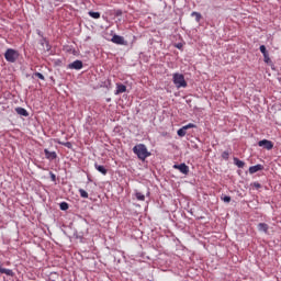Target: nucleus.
Listing matches in <instances>:
<instances>
[{
  "instance_id": "1",
  "label": "nucleus",
  "mask_w": 281,
  "mask_h": 281,
  "mask_svg": "<svg viewBox=\"0 0 281 281\" xmlns=\"http://www.w3.org/2000/svg\"><path fill=\"white\" fill-rule=\"evenodd\" d=\"M133 153L140 159V161H146L148 157H150V151H148V148L144 144H138L133 147Z\"/></svg>"
},
{
  "instance_id": "2",
  "label": "nucleus",
  "mask_w": 281,
  "mask_h": 281,
  "mask_svg": "<svg viewBox=\"0 0 281 281\" xmlns=\"http://www.w3.org/2000/svg\"><path fill=\"white\" fill-rule=\"evenodd\" d=\"M173 85H176L177 89H186V87H188L186 77L179 72L173 74Z\"/></svg>"
},
{
  "instance_id": "3",
  "label": "nucleus",
  "mask_w": 281,
  "mask_h": 281,
  "mask_svg": "<svg viewBox=\"0 0 281 281\" xmlns=\"http://www.w3.org/2000/svg\"><path fill=\"white\" fill-rule=\"evenodd\" d=\"M19 50L14 48H8L4 53L7 63H16V60H19Z\"/></svg>"
},
{
  "instance_id": "4",
  "label": "nucleus",
  "mask_w": 281,
  "mask_h": 281,
  "mask_svg": "<svg viewBox=\"0 0 281 281\" xmlns=\"http://www.w3.org/2000/svg\"><path fill=\"white\" fill-rule=\"evenodd\" d=\"M175 170H179L182 175H188L190 172V167L186 164L173 165Z\"/></svg>"
},
{
  "instance_id": "5",
  "label": "nucleus",
  "mask_w": 281,
  "mask_h": 281,
  "mask_svg": "<svg viewBox=\"0 0 281 281\" xmlns=\"http://www.w3.org/2000/svg\"><path fill=\"white\" fill-rule=\"evenodd\" d=\"M258 146H263L266 150H271L273 148V143L271 140L262 139L258 143Z\"/></svg>"
},
{
  "instance_id": "6",
  "label": "nucleus",
  "mask_w": 281,
  "mask_h": 281,
  "mask_svg": "<svg viewBox=\"0 0 281 281\" xmlns=\"http://www.w3.org/2000/svg\"><path fill=\"white\" fill-rule=\"evenodd\" d=\"M82 67H83L82 60H78V59L68 65V69L80 70L82 69Z\"/></svg>"
},
{
  "instance_id": "7",
  "label": "nucleus",
  "mask_w": 281,
  "mask_h": 281,
  "mask_svg": "<svg viewBox=\"0 0 281 281\" xmlns=\"http://www.w3.org/2000/svg\"><path fill=\"white\" fill-rule=\"evenodd\" d=\"M44 154H45L46 159H49V161H54V159H56V157H58L56 151H49L48 149H44Z\"/></svg>"
},
{
  "instance_id": "8",
  "label": "nucleus",
  "mask_w": 281,
  "mask_h": 281,
  "mask_svg": "<svg viewBox=\"0 0 281 281\" xmlns=\"http://www.w3.org/2000/svg\"><path fill=\"white\" fill-rule=\"evenodd\" d=\"M258 232H263V234H269V224L259 223L257 226Z\"/></svg>"
},
{
  "instance_id": "9",
  "label": "nucleus",
  "mask_w": 281,
  "mask_h": 281,
  "mask_svg": "<svg viewBox=\"0 0 281 281\" xmlns=\"http://www.w3.org/2000/svg\"><path fill=\"white\" fill-rule=\"evenodd\" d=\"M265 167L262 165H255L249 167V173L250 175H256V172H260Z\"/></svg>"
},
{
  "instance_id": "10",
  "label": "nucleus",
  "mask_w": 281,
  "mask_h": 281,
  "mask_svg": "<svg viewBox=\"0 0 281 281\" xmlns=\"http://www.w3.org/2000/svg\"><path fill=\"white\" fill-rule=\"evenodd\" d=\"M15 113H18V115H22L23 117L30 116V113L27 110H25V108H15Z\"/></svg>"
},
{
  "instance_id": "11",
  "label": "nucleus",
  "mask_w": 281,
  "mask_h": 281,
  "mask_svg": "<svg viewBox=\"0 0 281 281\" xmlns=\"http://www.w3.org/2000/svg\"><path fill=\"white\" fill-rule=\"evenodd\" d=\"M120 93H126V86L122 83H116L115 95H120Z\"/></svg>"
},
{
  "instance_id": "12",
  "label": "nucleus",
  "mask_w": 281,
  "mask_h": 281,
  "mask_svg": "<svg viewBox=\"0 0 281 281\" xmlns=\"http://www.w3.org/2000/svg\"><path fill=\"white\" fill-rule=\"evenodd\" d=\"M112 43H115V45H124V38L120 35H113Z\"/></svg>"
},
{
  "instance_id": "13",
  "label": "nucleus",
  "mask_w": 281,
  "mask_h": 281,
  "mask_svg": "<svg viewBox=\"0 0 281 281\" xmlns=\"http://www.w3.org/2000/svg\"><path fill=\"white\" fill-rule=\"evenodd\" d=\"M94 168L95 170H98V172H101V175L104 176H106V173L109 172V170H106V168L102 165L94 164Z\"/></svg>"
},
{
  "instance_id": "14",
  "label": "nucleus",
  "mask_w": 281,
  "mask_h": 281,
  "mask_svg": "<svg viewBox=\"0 0 281 281\" xmlns=\"http://www.w3.org/2000/svg\"><path fill=\"white\" fill-rule=\"evenodd\" d=\"M0 273H4V276H14V272L10 269H7V268H3L1 265H0Z\"/></svg>"
},
{
  "instance_id": "15",
  "label": "nucleus",
  "mask_w": 281,
  "mask_h": 281,
  "mask_svg": "<svg viewBox=\"0 0 281 281\" xmlns=\"http://www.w3.org/2000/svg\"><path fill=\"white\" fill-rule=\"evenodd\" d=\"M234 164H235V166H237V168H245V161H243L238 158H234Z\"/></svg>"
},
{
  "instance_id": "16",
  "label": "nucleus",
  "mask_w": 281,
  "mask_h": 281,
  "mask_svg": "<svg viewBox=\"0 0 281 281\" xmlns=\"http://www.w3.org/2000/svg\"><path fill=\"white\" fill-rule=\"evenodd\" d=\"M186 131H187L186 127L182 126V127H181L180 130H178V132H177L178 136H179V137H186V134H187Z\"/></svg>"
},
{
  "instance_id": "17",
  "label": "nucleus",
  "mask_w": 281,
  "mask_h": 281,
  "mask_svg": "<svg viewBox=\"0 0 281 281\" xmlns=\"http://www.w3.org/2000/svg\"><path fill=\"white\" fill-rule=\"evenodd\" d=\"M79 194L81 199H89V193L85 189H79Z\"/></svg>"
},
{
  "instance_id": "18",
  "label": "nucleus",
  "mask_w": 281,
  "mask_h": 281,
  "mask_svg": "<svg viewBox=\"0 0 281 281\" xmlns=\"http://www.w3.org/2000/svg\"><path fill=\"white\" fill-rule=\"evenodd\" d=\"M135 196L137 201H146V195H144L142 192H136Z\"/></svg>"
},
{
  "instance_id": "19",
  "label": "nucleus",
  "mask_w": 281,
  "mask_h": 281,
  "mask_svg": "<svg viewBox=\"0 0 281 281\" xmlns=\"http://www.w3.org/2000/svg\"><path fill=\"white\" fill-rule=\"evenodd\" d=\"M88 14L91 19H100V12L90 11Z\"/></svg>"
},
{
  "instance_id": "20",
  "label": "nucleus",
  "mask_w": 281,
  "mask_h": 281,
  "mask_svg": "<svg viewBox=\"0 0 281 281\" xmlns=\"http://www.w3.org/2000/svg\"><path fill=\"white\" fill-rule=\"evenodd\" d=\"M229 155H232V151L226 150L222 153V159H225V161H227V159H229Z\"/></svg>"
},
{
  "instance_id": "21",
  "label": "nucleus",
  "mask_w": 281,
  "mask_h": 281,
  "mask_svg": "<svg viewBox=\"0 0 281 281\" xmlns=\"http://www.w3.org/2000/svg\"><path fill=\"white\" fill-rule=\"evenodd\" d=\"M59 207L65 212L66 210H69V204L67 202H61Z\"/></svg>"
},
{
  "instance_id": "22",
  "label": "nucleus",
  "mask_w": 281,
  "mask_h": 281,
  "mask_svg": "<svg viewBox=\"0 0 281 281\" xmlns=\"http://www.w3.org/2000/svg\"><path fill=\"white\" fill-rule=\"evenodd\" d=\"M191 16H195V21H198V22L201 21V13H199V12H195V11L192 12Z\"/></svg>"
},
{
  "instance_id": "23",
  "label": "nucleus",
  "mask_w": 281,
  "mask_h": 281,
  "mask_svg": "<svg viewBox=\"0 0 281 281\" xmlns=\"http://www.w3.org/2000/svg\"><path fill=\"white\" fill-rule=\"evenodd\" d=\"M263 60H265V63H267V65H269V63H271V58L269 57V53L263 54Z\"/></svg>"
},
{
  "instance_id": "24",
  "label": "nucleus",
  "mask_w": 281,
  "mask_h": 281,
  "mask_svg": "<svg viewBox=\"0 0 281 281\" xmlns=\"http://www.w3.org/2000/svg\"><path fill=\"white\" fill-rule=\"evenodd\" d=\"M259 49H260V52H261L262 55L269 53V52L267 50V46H265V45H261V46L259 47Z\"/></svg>"
},
{
  "instance_id": "25",
  "label": "nucleus",
  "mask_w": 281,
  "mask_h": 281,
  "mask_svg": "<svg viewBox=\"0 0 281 281\" xmlns=\"http://www.w3.org/2000/svg\"><path fill=\"white\" fill-rule=\"evenodd\" d=\"M33 76L35 78H40V80H45V76H43V74H41V72H35Z\"/></svg>"
},
{
  "instance_id": "26",
  "label": "nucleus",
  "mask_w": 281,
  "mask_h": 281,
  "mask_svg": "<svg viewBox=\"0 0 281 281\" xmlns=\"http://www.w3.org/2000/svg\"><path fill=\"white\" fill-rule=\"evenodd\" d=\"M183 127L188 131L189 128H196V125L194 123H189V124L184 125Z\"/></svg>"
},
{
  "instance_id": "27",
  "label": "nucleus",
  "mask_w": 281,
  "mask_h": 281,
  "mask_svg": "<svg viewBox=\"0 0 281 281\" xmlns=\"http://www.w3.org/2000/svg\"><path fill=\"white\" fill-rule=\"evenodd\" d=\"M222 201H224V203H229L232 201V196L225 195L222 198Z\"/></svg>"
},
{
  "instance_id": "28",
  "label": "nucleus",
  "mask_w": 281,
  "mask_h": 281,
  "mask_svg": "<svg viewBox=\"0 0 281 281\" xmlns=\"http://www.w3.org/2000/svg\"><path fill=\"white\" fill-rule=\"evenodd\" d=\"M252 186H254V188H256V190H259V188H262L260 182H254Z\"/></svg>"
},
{
  "instance_id": "29",
  "label": "nucleus",
  "mask_w": 281,
  "mask_h": 281,
  "mask_svg": "<svg viewBox=\"0 0 281 281\" xmlns=\"http://www.w3.org/2000/svg\"><path fill=\"white\" fill-rule=\"evenodd\" d=\"M63 146H66V148H71V143L67 142V143H61Z\"/></svg>"
},
{
  "instance_id": "30",
  "label": "nucleus",
  "mask_w": 281,
  "mask_h": 281,
  "mask_svg": "<svg viewBox=\"0 0 281 281\" xmlns=\"http://www.w3.org/2000/svg\"><path fill=\"white\" fill-rule=\"evenodd\" d=\"M52 181H56V175L50 173Z\"/></svg>"
},
{
  "instance_id": "31",
  "label": "nucleus",
  "mask_w": 281,
  "mask_h": 281,
  "mask_svg": "<svg viewBox=\"0 0 281 281\" xmlns=\"http://www.w3.org/2000/svg\"><path fill=\"white\" fill-rule=\"evenodd\" d=\"M181 47H183V45L177 44V48H178V49H181Z\"/></svg>"
}]
</instances>
